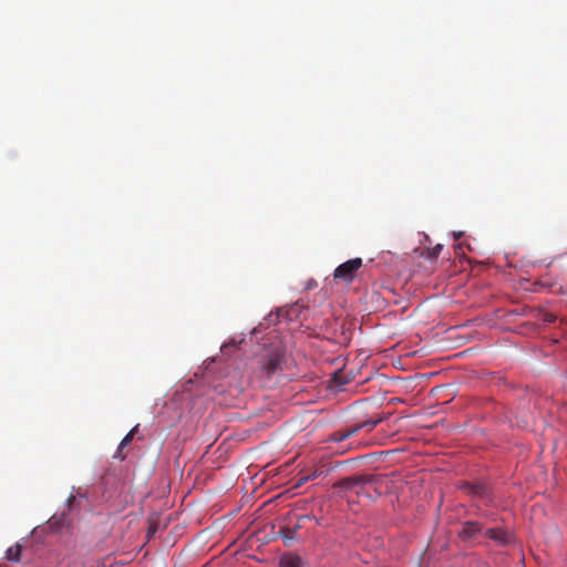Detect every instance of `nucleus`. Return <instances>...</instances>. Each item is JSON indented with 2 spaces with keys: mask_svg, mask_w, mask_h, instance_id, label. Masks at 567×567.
Listing matches in <instances>:
<instances>
[{
  "mask_svg": "<svg viewBox=\"0 0 567 567\" xmlns=\"http://www.w3.org/2000/svg\"><path fill=\"white\" fill-rule=\"evenodd\" d=\"M284 357V352L279 349L269 350L260 359V367L262 372H265L267 377H271L276 374L278 371H281Z\"/></svg>",
  "mask_w": 567,
  "mask_h": 567,
  "instance_id": "nucleus-1",
  "label": "nucleus"
},
{
  "mask_svg": "<svg viewBox=\"0 0 567 567\" xmlns=\"http://www.w3.org/2000/svg\"><path fill=\"white\" fill-rule=\"evenodd\" d=\"M362 267V259L357 257L339 265L333 272L337 280L350 284L353 281L355 272Z\"/></svg>",
  "mask_w": 567,
  "mask_h": 567,
  "instance_id": "nucleus-2",
  "label": "nucleus"
},
{
  "mask_svg": "<svg viewBox=\"0 0 567 567\" xmlns=\"http://www.w3.org/2000/svg\"><path fill=\"white\" fill-rule=\"evenodd\" d=\"M485 536L494 540L499 546H508L514 543V534L502 527L486 529Z\"/></svg>",
  "mask_w": 567,
  "mask_h": 567,
  "instance_id": "nucleus-3",
  "label": "nucleus"
},
{
  "mask_svg": "<svg viewBox=\"0 0 567 567\" xmlns=\"http://www.w3.org/2000/svg\"><path fill=\"white\" fill-rule=\"evenodd\" d=\"M463 488L467 492V494L485 501V504L489 505L492 503V496L487 485L483 483H467L463 486Z\"/></svg>",
  "mask_w": 567,
  "mask_h": 567,
  "instance_id": "nucleus-4",
  "label": "nucleus"
},
{
  "mask_svg": "<svg viewBox=\"0 0 567 567\" xmlns=\"http://www.w3.org/2000/svg\"><path fill=\"white\" fill-rule=\"evenodd\" d=\"M483 530V524L475 520H467L462 524V528L458 532V537L466 542L473 539L475 536L481 534Z\"/></svg>",
  "mask_w": 567,
  "mask_h": 567,
  "instance_id": "nucleus-5",
  "label": "nucleus"
},
{
  "mask_svg": "<svg viewBox=\"0 0 567 567\" xmlns=\"http://www.w3.org/2000/svg\"><path fill=\"white\" fill-rule=\"evenodd\" d=\"M375 481H377V477L373 475H370V474L351 476V477L344 478L343 486H346L348 488H354L358 486L373 484Z\"/></svg>",
  "mask_w": 567,
  "mask_h": 567,
  "instance_id": "nucleus-6",
  "label": "nucleus"
},
{
  "mask_svg": "<svg viewBox=\"0 0 567 567\" xmlns=\"http://www.w3.org/2000/svg\"><path fill=\"white\" fill-rule=\"evenodd\" d=\"M280 567H306L302 558L292 553L284 554L279 560Z\"/></svg>",
  "mask_w": 567,
  "mask_h": 567,
  "instance_id": "nucleus-7",
  "label": "nucleus"
},
{
  "mask_svg": "<svg viewBox=\"0 0 567 567\" xmlns=\"http://www.w3.org/2000/svg\"><path fill=\"white\" fill-rule=\"evenodd\" d=\"M358 434V429H353V426H349L344 430H338L330 434L328 441L329 442H343L349 437Z\"/></svg>",
  "mask_w": 567,
  "mask_h": 567,
  "instance_id": "nucleus-8",
  "label": "nucleus"
},
{
  "mask_svg": "<svg viewBox=\"0 0 567 567\" xmlns=\"http://www.w3.org/2000/svg\"><path fill=\"white\" fill-rule=\"evenodd\" d=\"M384 420V417L382 415H378L375 417H371L369 420H365L361 423H358L355 425H352L353 429H358V433L361 431V430H364L367 432H370L372 431L379 423H381L382 421Z\"/></svg>",
  "mask_w": 567,
  "mask_h": 567,
  "instance_id": "nucleus-9",
  "label": "nucleus"
},
{
  "mask_svg": "<svg viewBox=\"0 0 567 567\" xmlns=\"http://www.w3.org/2000/svg\"><path fill=\"white\" fill-rule=\"evenodd\" d=\"M138 427L140 425L136 424L121 441L120 445H118V449L116 451V454L114 455V457H118L121 460L124 458L123 455H121V452L122 450L127 446L132 440L134 439V436L138 433Z\"/></svg>",
  "mask_w": 567,
  "mask_h": 567,
  "instance_id": "nucleus-10",
  "label": "nucleus"
},
{
  "mask_svg": "<svg viewBox=\"0 0 567 567\" xmlns=\"http://www.w3.org/2000/svg\"><path fill=\"white\" fill-rule=\"evenodd\" d=\"M21 553H22V546L17 543L14 546H11L7 549L6 558L9 561L18 563L21 559Z\"/></svg>",
  "mask_w": 567,
  "mask_h": 567,
  "instance_id": "nucleus-11",
  "label": "nucleus"
},
{
  "mask_svg": "<svg viewBox=\"0 0 567 567\" xmlns=\"http://www.w3.org/2000/svg\"><path fill=\"white\" fill-rule=\"evenodd\" d=\"M443 249V246L441 244H437L436 246H434L433 248L429 249L427 251V258L430 259H436L441 251Z\"/></svg>",
  "mask_w": 567,
  "mask_h": 567,
  "instance_id": "nucleus-12",
  "label": "nucleus"
},
{
  "mask_svg": "<svg viewBox=\"0 0 567 567\" xmlns=\"http://www.w3.org/2000/svg\"><path fill=\"white\" fill-rule=\"evenodd\" d=\"M281 533H282L285 545L290 546L293 540L292 532L289 528H287V529L281 530Z\"/></svg>",
  "mask_w": 567,
  "mask_h": 567,
  "instance_id": "nucleus-13",
  "label": "nucleus"
},
{
  "mask_svg": "<svg viewBox=\"0 0 567 567\" xmlns=\"http://www.w3.org/2000/svg\"><path fill=\"white\" fill-rule=\"evenodd\" d=\"M320 474H321V472H319L318 470L313 471L310 475H308V476L303 477L302 480H300V482L298 483V486L301 485L302 483L309 481V480L317 478Z\"/></svg>",
  "mask_w": 567,
  "mask_h": 567,
  "instance_id": "nucleus-14",
  "label": "nucleus"
},
{
  "mask_svg": "<svg viewBox=\"0 0 567 567\" xmlns=\"http://www.w3.org/2000/svg\"><path fill=\"white\" fill-rule=\"evenodd\" d=\"M333 382H336V383H337V385H341V384H343V383L339 380V374H338V373H334V375H333Z\"/></svg>",
  "mask_w": 567,
  "mask_h": 567,
  "instance_id": "nucleus-15",
  "label": "nucleus"
},
{
  "mask_svg": "<svg viewBox=\"0 0 567 567\" xmlns=\"http://www.w3.org/2000/svg\"><path fill=\"white\" fill-rule=\"evenodd\" d=\"M546 320L549 322H553L555 320V317L550 315L546 318Z\"/></svg>",
  "mask_w": 567,
  "mask_h": 567,
  "instance_id": "nucleus-16",
  "label": "nucleus"
},
{
  "mask_svg": "<svg viewBox=\"0 0 567 567\" xmlns=\"http://www.w3.org/2000/svg\"><path fill=\"white\" fill-rule=\"evenodd\" d=\"M462 235H463L462 233H455L454 237H455V239H458V238H461Z\"/></svg>",
  "mask_w": 567,
  "mask_h": 567,
  "instance_id": "nucleus-17",
  "label": "nucleus"
}]
</instances>
